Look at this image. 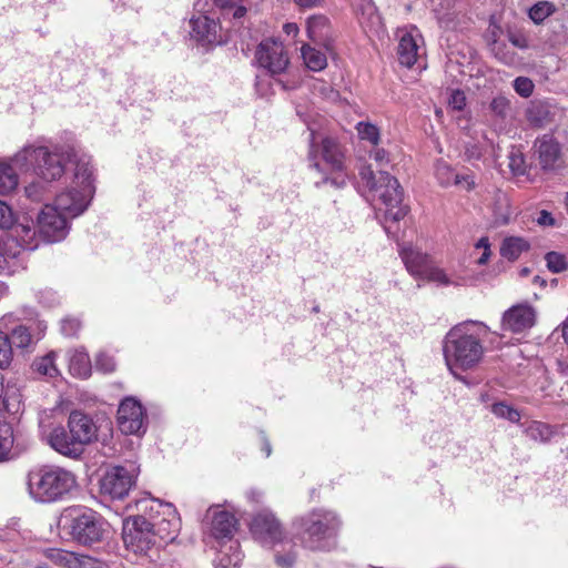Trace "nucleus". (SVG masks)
I'll use <instances>...</instances> for the list:
<instances>
[{
  "mask_svg": "<svg viewBox=\"0 0 568 568\" xmlns=\"http://www.w3.org/2000/svg\"><path fill=\"white\" fill-rule=\"evenodd\" d=\"M490 329L484 322L466 321L453 326L443 339V355L447 368L458 381L460 375L471 371L483 361L484 341Z\"/></svg>",
  "mask_w": 568,
  "mask_h": 568,
  "instance_id": "1",
  "label": "nucleus"
},
{
  "mask_svg": "<svg viewBox=\"0 0 568 568\" xmlns=\"http://www.w3.org/2000/svg\"><path fill=\"white\" fill-rule=\"evenodd\" d=\"M69 160L74 165L70 182L55 195L51 205L72 220L88 210L94 196L95 186L91 158L81 153L73 154Z\"/></svg>",
  "mask_w": 568,
  "mask_h": 568,
  "instance_id": "2",
  "label": "nucleus"
},
{
  "mask_svg": "<svg viewBox=\"0 0 568 568\" xmlns=\"http://www.w3.org/2000/svg\"><path fill=\"white\" fill-rule=\"evenodd\" d=\"M338 516L326 509H315L293 521L295 537L301 545L312 551H327L341 528Z\"/></svg>",
  "mask_w": 568,
  "mask_h": 568,
  "instance_id": "3",
  "label": "nucleus"
},
{
  "mask_svg": "<svg viewBox=\"0 0 568 568\" xmlns=\"http://www.w3.org/2000/svg\"><path fill=\"white\" fill-rule=\"evenodd\" d=\"M310 165L324 174L323 183L329 182L336 187L346 185L344 173V153L336 139L326 136L308 125Z\"/></svg>",
  "mask_w": 568,
  "mask_h": 568,
  "instance_id": "4",
  "label": "nucleus"
},
{
  "mask_svg": "<svg viewBox=\"0 0 568 568\" xmlns=\"http://www.w3.org/2000/svg\"><path fill=\"white\" fill-rule=\"evenodd\" d=\"M58 524L70 540L81 546L98 544L108 532V523L102 515L83 505L64 508Z\"/></svg>",
  "mask_w": 568,
  "mask_h": 568,
  "instance_id": "5",
  "label": "nucleus"
},
{
  "mask_svg": "<svg viewBox=\"0 0 568 568\" xmlns=\"http://www.w3.org/2000/svg\"><path fill=\"white\" fill-rule=\"evenodd\" d=\"M359 176L373 199L385 206L386 220L398 222L405 217L407 207L402 205L403 189L396 178L383 170L375 174L369 165L359 169Z\"/></svg>",
  "mask_w": 568,
  "mask_h": 568,
  "instance_id": "6",
  "label": "nucleus"
},
{
  "mask_svg": "<svg viewBox=\"0 0 568 568\" xmlns=\"http://www.w3.org/2000/svg\"><path fill=\"white\" fill-rule=\"evenodd\" d=\"M135 508L144 513L161 547L174 541L181 528V520L171 504L144 497L135 501Z\"/></svg>",
  "mask_w": 568,
  "mask_h": 568,
  "instance_id": "7",
  "label": "nucleus"
},
{
  "mask_svg": "<svg viewBox=\"0 0 568 568\" xmlns=\"http://www.w3.org/2000/svg\"><path fill=\"white\" fill-rule=\"evenodd\" d=\"M123 542L128 550L145 556L150 560H154V555L161 548L144 514L134 516L131 521L124 524Z\"/></svg>",
  "mask_w": 568,
  "mask_h": 568,
  "instance_id": "8",
  "label": "nucleus"
},
{
  "mask_svg": "<svg viewBox=\"0 0 568 568\" xmlns=\"http://www.w3.org/2000/svg\"><path fill=\"white\" fill-rule=\"evenodd\" d=\"M79 154L75 151L54 149L38 145V191L60 180L68 171L72 174L74 165L69 158Z\"/></svg>",
  "mask_w": 568,
  "mask_h": 568,
  "instance_id": "9",
  "label": "nucleus"
},
{
  "mask_svg": "<svg viewBox=\"0 0 568 568\" xmlns=\"http://www.w3.org/2000/svg\"><path fill=\"white\" fill-rule=\"evenodd\" d=\"M38 480V501L52 503L61 499L77 484L72 473L60 467H43Z\"/></svg>",
  "mask_w": 568,
  "mask_h": 568,
  "instance_id": "10",
  "label": "nucleus"
},
{
  "mask_svg": "<svg viewBox=\"0 0 568 568\" xmlns=\"http://www.w3.org/2000/svg\"><path fill=\"white\" fill-rule=\"evenodd\" d=\"M0 229L11 230V235L7 240H13L20 245L21 256L27 251H33L36 247V225L31 217L27 215L16 217L12 209L0 201Z\"/></svg>",
  "mask_w": 568,
  "mask_h": 568,
  "instance_id": "11",
  "label": "nucleus"
},
{
  "mask_svg": "<svg viewBox=\"0 0 568 568\" xmlns=\"http://www.w3.org/2000/svg\"><path fill=\"white\" fill-rule=\"evenodd\" d=\"M134 463L109 467L100 480V491L112 499H123L134 486L139 475Z\"/></svg>",
  "mask_w": 568,
  "mask_h": 568,
  "instance_id": "12",
  "label": "nucleus"
},
{
  "mask_svg": "<svg viewBox=\"0 0 568 568\" xmlns=\"http://www.w3.org/2000/svg\"><path fill=\"white\" fill-rule=\"evenodd\" d=\"M70 217L45 204L38 214V237L44 243H58L63 241L70 231Z\"/></svg>",
  "mask_w": 568,
  "mask_h": 568,
  "instance_id": "13",
  "label": "nucleus"
},
{
  "mask_svg": "<svg viewBox=\"0 0 568 568\" xmlns=\"http://www.w3.org/2000/svg\"><path fill=\"white\" fill-rule=\"evenodd\" d=\"M250 531L253 539L263 547L273 548L284 542L283 527L270 510H262L252 518Z\"/></svg>",
  "mask_w": 568,
  "mask_h": 568,
  "instance_id": "14",
  "label": "nucleus"
},
{
  "mask_svg": "<svg viewBox=\"0 0 568 568\" xmlns=\"http://www.w3.org/2000/svg\"><path fill=\"white\" fill-rule=\"evenodd\" d=\"M255 59L272 75L283 73L290 63L283 43L274 39H265L258 44Z\"/></svg>",
  "mask_w": 568,
  "mask_h": 568,
  "instance_id": "15",
  "label": "nucleus"
},
{
  "mask_svg": "<svg viewBox=\"0 0 568 568\" xmlns=\"http://www.w3.org/2000/svg\"><path fill=\"white\" fill-rule=\"evenodd\" d=\"M118 424L126 435L144 434L146 425L143 406L132 397L123 399L118 409Z\"/></svg>",
  "mask_w": 568,
  "mask_h": 568,
  "instance_id": "16",
  "label": "nucleus"
},
{
  "mask_svg": "<svg viewBox=\"0 0 568 568\" xmlns=\"http://www.w3.org/2000/svg\"><path fill=\"white\" fill-rule=\"evenodd\" d=\"M536 312L528 304H518L507 310L501 318V328L511 333H523L535 325Z\"/></svg>",
  "mask_w": 568,
  "mask_h": 568,
  "instance_id": "17",
  "label": "nucleus"
},
{
  "mask_svg": "<svg viewBox=\"0 0 568 568\" xmlns=\"http://www.w3.org/2000/svg\"><path fill=\"white\" fill-rule=\"evenodd\" d=\"M207 515L211 516V536L221 547H225V542L232 540L236 530L237 521L235 517L226 510H221L219 507H211Z\"/></svg>",
  "mask_w": 568,
  "mask_h": 568,
  "instance_id": "18",
  "label": "nucleus"
},
{
  "mask_svg": "<svg viewBox=\"0 0 568 568\" xmlns=\"http://www.w3.org/2000/svg\"><path fill=\"white\" fill-rule=\"evenodd\" d=\"M422 41V36L415 27L410 30L400 31L397 47V55L400 65L412 68L418 62L423 54L419 44Z\"/></svg>",
  "mask_w": 568,
  "mask_h": 568,
  "instance_id": "19",
  "label": "nucleus"
},
{
  "mask_svg": "<svg viewBox=\"0 0 568 568\" xmlns=\"http://www.w3.org/2000/svg\"><path fill=\"white\" fill-rule=\"evenodd\" d=\"M434 176L438 184L443 187H449L452 185H458L466 191L475 189V178L473 174H459L455 172V169L445 160L439 159L434 164Z\"/></svg>",
  "mask_w": 568,
  "mask_h": 568,
  "instance_id": "20",
  "label": "nucleus"
},
{
  "mask_svg": "<svg viewBox=\"0 0 568 568\" xmlns=\"http://www.w3.org/2000/svg\"><path fill=\"white\" fill-rule=\"evenodd\" d=\"M68 427L73 435V440L78 442L80 447L90 444L97 438L98 428L93 419L80 410L71 412Z\"/></svg>",
  "mask_w": 568,
  "mask_h": 568,
  "instance_id": "21",
  "label": "nucleus"
},
{
  "mask_svg": "<svg viewBox=\"0 0 568 568\" xmlns=\"http://www.w3.org/2000/svg\"><path fill=\"white\" fill-rule=\"evenodd\" d=\"M539 164L542 170H555L560 161L561 148L559 142L550 134H544L535 141Z\"/></svg>",
  "mask_w": 568,
  "mask_h": 568,
  "instance_id": "22",
  "label": "nucleus"
},
{
  "mask_svg": "<svg viewBox=\"0 0 568 568\" xmlns=\"http://www.w3.org/2000/svg\"><path fill=\"white\" fill-rule=\"evenodd\" d=\"M192 37L203 44L221 43L222 39L219 34L220 26L207 16H199L191 19Z\"/></svg>",
  "mask_w": 568,
  "mask_h": 568,
  "instance_id": "23",
  "label": "nucleus"
},
{
  "mask_svg": "<svg viewBox=\"0 0 568 568\" xmlns=\"http://www.w3.org/2000/svg\"><path fill=\"white\" fill-rule=\"evenodd\" d=\"M45 440L51 448L64 456L77 457L82 453L78 442L73 440V435L62 426L53 428Z\"/></svg>",
  "mask_w": 568,
  "mask_h": 568,
  "instance_id": "24",
  "label": "nucleus"
},
{
  "mask_svg": "<svg viewBox=\"0 0 568 568\" xmlns=\"http://www.w3.org/2000/svg\"><path fill=\"white\" fill-rule=\"evenodd\" d=\"M399 256L407 271L415 278H419L432 263L429 256L412 244H403L399 247Z\"/></svg>",
  "mask_w": 568,
  "mask_h": 568,
  "instance_id": "25",
  "label": "nucleus"
},
{
  "mask_svg": "<svg viewBox=\"0 0 568 568\" xmlns=\"http://www.w3.org/2000/svg\"><path fill=\"white\" fill-rule=\"evenodd\" d=\"M20 245L13 240L0 243V274L11 275L22 266Z\"/></svg>",
  "mask_w": 568,
  "mask_h": 568,
  "instance_id": "26",
  "label": "nucleus"
},
{
  "mask_svg": "<svg viewBox=\"0 0 568 568\" xmlns=\"http://www.w3.org/2000/svg\"><path fill=\"white\" fill-rule=\"evenodd\" d=\"M526 119L534 128H544L552 121L554 111L548 101H531L525 112Z\"/></svg>",
  "mask_w": 568,
  "mask_h": 568,
  "instance_id": "27",
  "label": "nucleus"
},
{
  "mask_svg": "<svg viewBox=\"0 0 568 568\" xmlns=\"http://www.w3.org/2000/svg\"><path fill=\"white\" fill-rule=\"evenodd\" d=\"M17 438L11 424L0 422V462L13 459L19 456V444L14 446Z\"/></svg>",
  "mask_w": 568,
  "mask_h": 568,
  "instance_id": "28",
  "label": "nucleus"
},
{
  "mask_svg": "<svg viewBox=\"0 0 568 568\" xmlns=\"http://www.w3.org/2000/svg\"><path fill=\"white\" fill-rule=\"evenodd\" d=\"M19 175L10 161L0 159V195H9L17 190Z\"/></svg>",
  "mask_w": 568,
  "mask_h": 568,
  "instance_id": "29",
  "label": "nucleus"
},
{
  "mask_svg": "<svg viewBox=\"0 0 568 568\" xmlns=\"http://www.w3.org/2000/svg\"><path fill=\"white\" fill-rule=\"evenodd\" d=\"M229 542L230 545L225 549L219 550L216 568H239L242 562L243 554L239 542L235 540Z\"/></svg>",
  "mask_w": 568,
  "mask_h": 568,
  "instance_id": "30",
  "label": "nucleus"
},
{
  "mask_svg": "<svg viewBox=\"0 0 568 568\" xmlns=\"http://www.w3.org/2000/svg\"><path fill=\"white\" fill-rule=\"evenodd\" d=\"M69 371L74 377L88 378L92 371L88 353L81 349H75L69 359Z\"/></svg>",
  "mask_w": 568,
  "mask_h": 568,
  "instance_id": "31",
  "label": "nucleus"
},
{
  "mask_svg": "<svg viewBox=\"0 0 568 568\" xmlns=\"http://www.w3.org/2000/svg\"><path fill=\"white\" fill-rule=\"evenodd\" d=\"M6 159L10 161L11 165L18 172V175L28 172L33 168L36 162V146L33 144H27L13 156Z\"/></svg>",
  "mask_w": 568,
  "mask_h": 568,
  "instance_id": "32",
  "label": "nucleus"
},
{
  "mask_svg": "<svg viewBox=\"0 0 568 568\" xmlns=\"http://www.w3.org/2000/svg\"><path fill=\"white\" fill-rule=\"evenodd\" d=\"M530 247L528 241L520 236H509L504 239L500 246V255L508 261H516L521 253Z\"/></svg>",
  "mask_w": 568,
  "mask_h": 568,
  "instance_id": "33",
  "label": "nucleus"
},
{
  "mask_svg": "<svg viewBox=\"0 0 568 568\" xmlns=\"http://www.w3.org/2000/svg\"><path fill=\"white\" fill-rule=\"evenodd\" d=\"M494 221L496 225H506L510 222L513 211L507 195L500 191L496 193L493 207Z\"/></svg>",
  "mask_w": 568,
  "mask_h": 568,
  "instance_id": "34",
  "label": "nucleus"
},
{
  "mask_svg": "<svg viewBox=\"0 0 568 568\" xmlns=\"http://www.w3.org/2000/svg\"><path fill=\"white\" fill-rule=\"evenodd\" d=\"M328 19L324 16H313L307 20V34L314 42H323L328 36Z\"/></svg>",
  "mask_w": 568,
  "mask_h": 568,
  "instance_id": "35",
  "label": "nucleus"
},
{
  "mask_svg": "<svg viewBox=\"0 0 568 568\" xmlns=\"http://www.w3.org/2000/svg\"><path fill=\"white\" fill-rule=\"evenodd\" d=\"M525 433L528 438L534 442H538L541 444H547L551 440L554 435L556 434L555 428L542 422H531Z\"/></svg>",
  "mask_w": 568,
  "mask_h": 568,
  "instance_id": "36",
  "label": "nucleus"
},
{
  "mask_svg": "<svg viewBox=\"0 0 568 568\" xmlns=\"http://www.w3.org/2000/svg\"><path fill=\"white\" fill-rule=\"evenodd\" d=\"M489 112L496 121L505 123L513 114L510 100L505 95L495 97L489 103Z\"/></svg>",
  "mask_w": 568,
  "mask_h": 568,
  "instance_id": "37",
  "label": "nucleus"
},
{
  "mask_svg": "<svg viewBox=\"0 0 568 568\" xmlns=\"http://www.w3.org/2000/svg\"><path fill=\"white\" fill-rule=\"evenodd\" d=\"M301 51L304 63L310 70L321 71L327 65L326 55L322 51L307 44L303 45Z\"/></svg>",
  "mask_w": 568,
  "mask_h": 568,
  "instance_id": "38",
  "label": "nucleus"
},
{
  "mask_svg": "<svg viewBox=\"0 0 568 568\" xmlns=\"http://www.w3.org/2000/svg\"><path fill=\"white\" fill-rule=\"evenodd\" d=\"M43 556L61 568H72L74 551H69L61 548H47L42 551Z\"/></svg>",
  "mask_w": 568,
  "mask_h": 568,
  "instance_id": "39",
  "label": "nucleus"
},
{
  "mask_svg": "<svg viewBox=\"0 0 568 568\" xmlns=\"http://www.w3.org/2000/svg\"><path fill=\"white\" fill-rule=\"evenodd\" d=\"M358 138L366 141L374 146H377L381 141V130L372 122L361 121L355 126Z\"/></svg>",
  "mask_w": 568,
  "mask_h": 568,
  "instance_id": "40",
  "label": "nucleus"
},
{
  "mask_svg": "<svg viewBox=\"0 0 568 568\" xmlns=\"http://www.w3.org/2000/svg\"><path fill=\"white\" fill-rule=\"evenodd\" d=\"M490 412L498 418L507 419L511 423H519L521 415L520 413L508 405L506 402H496L491 404Z\"/></svg>",
  "mask_w": 568,
  "mask_h": 568,
  "instance_id": "41",
  "label": "nucleus"
},
{
  "mask_svg": "<svg viewBox=\"0 0 568 568\" xmlns=\"http://www.w3.org/2000/svg\"><path fill=\"white\" fill-rule=\"evenodd\" d=\"M72 568H111L110 565L97 557L74 552Z\"/></svg>",
  "mask_w": 568,
  "mask_h": 568,
  "instance_id": "42",
  "label": "nucleus"
},
{
  "mask_svg": "<svg viewBox=\"0 0 568 568\" xmlns=\"http://www.w3.org/2000/svg\"><path fill=\"white\" fill-rule=\"evenodd\" d=\"M11 345L13 344L17 348L24 349L30 346L32 342V333L26 325H18L11 332Z\"/></svg>",
  "mask_w": 568,
  "mask_h": 568,
  "instance_id": "43",
  "label": "nucleus"
},
{
  "mask_svg": "<svg viewBox=\"0 0 568 568\" xmlns=\"http://www.w3.org/2000/svg\"><path fill=\"white\" fill-rule=\"evenodd\" d=\"M555 11V6L548 1H540L535 3L528 11L529 18L535 23L544 22L552 12Z\"/></svg>",
  "mask_w": 568,
  "mask_h": 568,
  "instance_id": "44",
  "label": "nucleus"
},
{
  "mask_svg": "<svg viewBox=\"0 0 568 568\" xmlns=\"http://www.w3.org/2000/svg\"><path fill=\"white\" fill-rule=\"evenodd\" d=\"M55 352H50L45 356L41 357L38 362V374L48 376L50 378L57 377L60 375V372L55 365Z\"/></svg>",
  "mask_w": 568,
  "mask_h": 568,
  "instance_id": "45",
  "label": "nucleus"
},
{
  "mask_svg": "<svg viewBox=\"0 0 568 568\" xmlns=\"http://www.w3.org/2000/svg\"><path fill=\"white\" fill-rule=\"evenodd\" d=\"M13 358V351L11 341L7 334L0 332V369H6L10 366Z\"/></svg>",
  "mask_w": 568,
  "mask_h": 568,
  "instance_id": "46",
  "label": "nucleus"
},
{
  "mask_svg": "<svg viewBox=\"0 0 568 568\" xmlns=\"http://www.w3.org/2000/svg\"><path fill=\"white\" fill-rule=\"evenodd\" d=\"M547 267L552 273H560L567 270L568 264L565 255L558 252H548L545 256Z\"/></svg>",
  "mask_w": 568,
  "mask_h": 568,
  "instance_id": "47",
  "label": "nucleus"
},
{
  "mask_svg": "<svg viewBox=\"0 0 568 568\" xmlns=\"http://www.w3.org/2000/svg\"><path fill=\"white\" fill-rule=\"evenodd\" d=\"M419 280H427L430 282H436L439 285H445V286L450 284V281H449L448 276L446 275V273L442 268L434 266L432 263L428 265V267L426 268V272L423 273V275L419 277Z\"/></svg>",
  "mask_w": 568,
  "mask_h": 568,
  "instance_id": "48",
  "label": "nucleus"
},
{
  "mask_svg": "<svg viewBox=\"0 0 568 568\" xmlns=\"http://www.w3.org/2000/svg\"><path fill=\"white\" fill-rule=\"evenodd\" d=\"M515 92L521 98H529L535 90L532 80L528 77H517L513 81Z\"/></svg>",
  "mask_w": 568,
  "mask_h": 568,
  "instance_id": "49",
  "label": "nucleus"
},
{
  "mask_svg": "<svg viewBox=\"0 0 568 568\" xmlns=\"http://www.w3.org/2000/svg\"><path fill=\"white\" fill-rule=\"evenodd\" d=\"M508 166L515 175H524L526 173V161L520 151L513 150L508 155Z\"/></svg>",
  "mask_w": 568,
  "mask_h": 568,
  "instance_id": "50",
  "label": "nucleus"
},
{
  "mask_svg": "<svg viewBox=\"0 0 568 568\" xmlns=\"http://www.w3.org/2000/svg\"><path fill=\"white\" fill-rule=\"evenodd\" d=\"M94 367L103 373H111L115 369V361L111 355L101 352L95 357Z\"/></svg>",
  "mask_w": 568,
  "mask_h": 568,
  "instance_id": "51",
  "label": "nucleus"
},
{
  "mask_svg": "<svg viewBox=\"0 0 568 568\" xmlns=\"http://www.w3.org/2000/svg\"><path fill=\"white\" fill-rule=\"evenodd\" d=\"M81 328V322L75 317H65L61 321V333L67 337H73Z\"/></svg>",
  "mask_w": 568,
  "mask_h": 568,
  "instance_id": "52",
  "label": "nucleus"
},
{
  "mask_svg": "<svg viewBox=\"0 0 568 568\" xmlns=\"http://www.w3.org/2000/svg\"><path fill=\"white\" fill-rule=\"evenodd\" d=\"M491 52L494 55L501 61L505 64H511L514 62V54L506 50L505 43H499L497 41H494L491 43Z\"/></svg>",
  "mask_w": 568,
  "mask_h": 568,
  "instance_id": "53",
  "label": "nucleus"
},
{
  "mask_svg": "<svg viewBox=\"0 0 568 568\" xmlns=\"http://www.w3.org/2000/svg\"><path fill=\"white\" fill-rule=\"evenodd\" d=\"M369 156L371 159H373L376 164H378L379 166H385L387 164H389L390 162V154L388 151H386L385 149L383 148H377L375 146L371 152H369Z\"/></svg>",
  "mask_w": 568,
  "mask_h": 568,
  "instance_id": "54",
  "label": "nucleus"
},
{
  "mask_svg": "<svg viewBox=\"0 0 568 568\" xmlns=\"http://www.w3.org/2000/svg\"><path fill=\"white\" fill-rule=\"evenodd\" d=\"M448 104L452 109L462 111L466 105L465 93L460 90H454L448 100Z\"/></svg>",
  "mask_w": 568,
  "mask_h": 568,
  "instance_id": "55",
  "label": "nucleus"
},
{
  "mask_svg": "<svg viewBox=\"0 0 568 568\" xmlns=\"http://www.w3.org/2000/svg\"><path fill=\"white\" fill-rule=\"evenodd\" d=\"M296 555L293 551H288L284 555L276 552L275 554V562L281 568H292L295 564Z\"/></svg>",
  "mask_w": 568,
  "mask_h": 568,
  "instance_id": "56",
  "label": "nucleus"
},
{
  "mask_svg": "<svg viewBox=\"0 0 568 568\" xmlns=\"http://www.w3.org/2000/svg\"><path fill=\"white\" fill-rule=\"evenodd\" d=\"M41 303L45 306V307H54L55 305L59 304L60 302V298L59 296L57 295V293L52 290H44L41 292Z\"/></svg>",
  "mask_w": 568,
  "mask_h": 568,
  "instance_id": "57",
  "label": "nucleus"
},
{
  "mask_svg": "<svg viewBox=\"0 0 568 568\" xmlns=\"http://www.w3.org/2000/svg\"><path fill=\"white\" fill-rule=\"evenodd\" d=\"M508 40L514 47L521 50H525L529 47L527 38L520 33H509Z\"/></svg>",
  "mask_w": 568,
  "mask_h": 568,
  "instance_id": "58",
  "label": "nucleus"
},
{
  "mask_svg": "<svg viewBox=\"0 0 568 568\" xmlns=\"http://www.w3.org/2000/svg\"><path fill=\"white\" fill-rule=\"evenodd\" d=\"M293 2L301 9H314L321 7L324 0H293Z\"/></svg>",
  "mask_w": 568,
  "mask_h": 568,
  "instance_id": "59",
  "label": "nucleus"
},
{
  "mask_svg": "<svg viewBox=\"0 0 568 568\" xmlns=\"http://www.w3.org/2000/svg\"><path fill=\"white\" fill-rule=\"evenodd\" d=\"M537 223L542 226H552L555 224V219L549 212L544 210L540 212Z\"/></svg>",
  "mask_w": 568,
  "mask_h": 568,
  "instance_id": "60",
  "label": "nucleus"
},
{
  "mask_svg": "<svg viewBox=\"0 0 568 568\" xmlns=\"http://www.w3.org/2000/svg\"><path fill=\"white\" fill-rule=\"evenodd\" d=\"M465 155L467 160H478L481 154L476 145H470L466 148Z\"/></svg>",
  "mask_w": 568,
  "mask_h": 568,
  "instance_id": "61",
  "label": "nucleus"
},
{
  "mask_svg": "<svg viewBox=\"0 0 568 568\" xmlns=\"http://www.w3.org/2000/svg\"><path fill=\"white\" fill-rule=\"evenodd\" d=\"M240 0H214L215 4L222 9L233 8Z\"/></svg>",
  "mask_w": 568,
  "mask_h": 568,
  "instance_id": "62",
  "label": "nucleus"
},
{
  "mask_svg": "<svg viewBox=\"0 0 568 568\" xmlns=\"http://www.w3.org/2000/svg\"><path fill=\"white\" fill-rule=\"evenodd\" d=\"M246 13V8L243 6H239L233 10V19L240 20L242 19Z\"/></svg>",
  "mask_w": 568,
  "mask_h": 568,
  "instance_id": "63",
  "label": "nucleus"
},
{
  "mask_svg": "<svg viewBox=\"0 0 568 568\" xmlns=\"http://www.w3.org/2000/svg\"><path fill=\"white\" fill-rule=\"evenodd\" d=\"M476 248H483V250H490V244H489V240L488 237L484 236L481 239L478 240V242L476 243Z\"/></svg>",
  "mask_w": 568,
  "mask_h": 568,
  "instance_id": "64",
  "label": "nucleus"
}]
</instances>
